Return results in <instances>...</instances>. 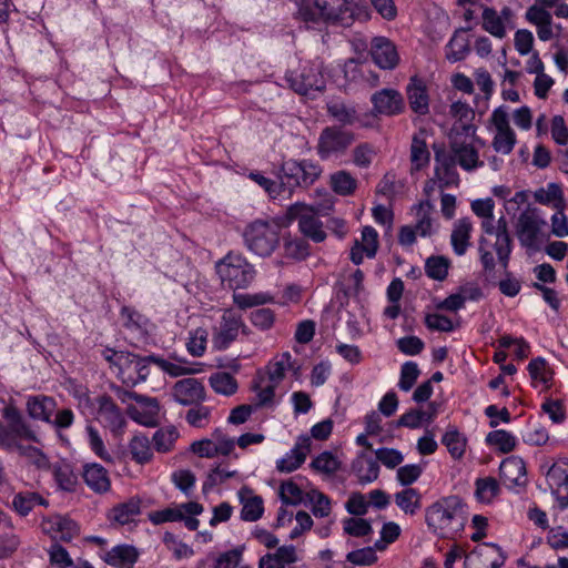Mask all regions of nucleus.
<instances>
[{"mask_svg":"<svg viewBox=\"0 0 568 568\" xmlns=\"http://www.w3.org/2000/svg\"><path fill=\"white\" fill-rule=\"evenodd\" d=\"M425 521L436 536L448 538L464 528V504L458 496L438 499L425 509Z\"/></svg>","mask_w":568,"mask_h":568,"instance_id":"nucleus-1","label":"nucleus"},{"mask_svg":"<svg viewBox=\"0 0 568 568\" xmlns=\"http://www.w3.org/2000/svg\"><path fill=\"white\" fill-rule=\"evenodd\" d=\"M285 79L290 88L305 95L325 88L324 62L320 58L300 60L296 68L287 70Z\"/></svg>","mask_w":568,"mask_h":568,"instance_id":"nucleus-2","label":"nucleus"},{"mask_svg":"<svg viewBox=\"0 0 568 568\" xmlns=\"http://www.w3.org/2000/svg\"><path fill=\"white\" fill-rule=\"evenodd\" d=\"M250 251L260 256H270L280 242V225L274 221L255 220L243 233Z\"/></svg>","mask_w":568,"mask_h":568,"instance_id":"nucleus-3","label":"nucleus"},{"mask_svg":"<svg viewBox=\"0 0 568 568\" xmlns=\"http://www.w3.org/2000/svg\"><path fill=\"white\" fill-rule=\"evenodd\" d=\"M547 221L537 207L528 206L518 216L515 230L520 245L530 251H539L540 245L548 239L545 230Z\"/></svg>","mask_w":568,"mask_h":568,"instance_id":"nucleus-4","label":"nucleus"},{"mask_svg":"<svg viewBox=\"0 0 568 568\" xmlns=\"http://www.w3.org/2000/svg\"><path fill=\"white\" fill-rule=\"evenodd\" d=\"M216 272L222 284L233 291L247 287L255 275L253 265L237 253H229L221 260L216 264Z\"/></svg>","mask_w":568,"mask_h":568,"instance_id":"nucleus-5","label":"nucleus"},{"mask_svg":"<svg viewBox=\"0 0 568 568\" xmlns=\"http://www.w3.org/2000/svg\"><path fill=\"white\" fill-rule=\"evenodd\" d=\"M320 209L317 206L307 205L296 202L287 207V222H298V231L308 240L315 243L325 241L327 234L324 230L323 222L317 217Z\"/></svg>","mask_w":568,"mask_h":568,"instance_id":"nucleus-6","label":"nucleus"},{"mask_svg":"<svg viewBox=\"0 0 568 568\" xmlns=\"http://www.w3.org/2000/svg\"><path fill=\"white\" fill-rule=\"evenodd\" d=\"M322 173L321 164L310 159H290L281 166V180L291 187H310L321 178Z\"/></svg>","mask_w":568,"mask_h":568,"instance_id":"nucleus-7","label":"nucleus"},{"mask_svg":"<svg viewBox=\"0 0 568 568\" xmlns=\"http://www.w3.org/2000/svg\"><path fill=\"white\" fill-rule=\"evenodd\" d=\"M355 134L338 125L326 126L318 136L316 151L322 160L344 154L354 143Z\"/></svg>","mask_w":568,"mask_h":568,"instance_id":"nucleus-8","label":"nucleus"},{"mask_svg":"<svg viewBox=\"0 0 568 568\" xmlns=\"http://www.w3.org/2000/svg\"><path fill=\"white\" fill-rule=\"evenodd\" d=\"M240 332L247 333L242 315L233 308L223 311L220 321L212 329V345L217 351H224L237 338Z\"/></svg>","mask_w":568,"mask_h":568,"instance_id":"nucleus-9","label":"nucleus"},{"mask_svg":"<svg viewBox=\"0 0 568 568\" xmlns=\"http://www.w3.org/2000/svg\"><path fill=\"white\" fill-rule=\"evenodd\" d=\"M474 142L483 144L476 135L452 134L447 151L454 161L467 172L484 166V161L479 159V152Z\"/></svg>","mask_w":568,"mask_h":568,"instance_id":"nucleus-10","label":"nucleus"},{"mask_svg":"<svg viewBox=\"0 0 568 568\" xmlns=\"http://www.w3.org/2000/svg\"><path fill=\"white\" fill-rule=\"evenodd\" d=\"M2 418L7 424L0 420V445L17 438H27L38 442V434L31 425L24 419L21 412L14 405H7L1 412Z\"/></svg>","mask_w":568,"mask_h":568,"instance_id":"nucleus-11","label":"nucleus"},{"mask_svg":"<svg viewBox=\"0 0 568 568\" xmlns=\"http://www.w3.org/2000/svg\"><path fill=\"white\" fill-rule=\"evenodd\" d=\"M42 444L38 435V442L17 438L11 439L2 445L0 449L9 454H17L19 457L24 458L30 465L40 470H48L50 468V460L43 450L39 447Z\"/></svg>","mask_w":568,"mask_h":568,"instance_id":"nucleus-12","label":"nucleus"},{"mask_svg":"<svg viewBox=\"0 0 568 568\" xmlns=\"http://www.w3.org/2000/svg\"><path fill=\"white\" fill-rule=\"evenodd\" d=\"M155 355L141 357L129 353L120 357V371L116 372L118 377L126 386H135L144 382L150 375V364H154Z\"/></svg>","mask_w":568,"mask_h":568,"instance_id":"nucleus-13","label":"nucleus"},{"mask_svg":"<svg viewBox=\"0 0 568 568\" xmlns=\"http://www.w3.org/2000/svg\"><path fill=\"white\" fill-rule=\"evenodd\" d=\"M505 560L506 556L498 545L484 542L465 557L464 568H500Z\"/></svg>","mask_w":568,"mask_h":568,"instance_id":"nucleus-14","label":"nucleus"},{"mask_svg":"<svg viewBox=\"0 0 568 568\" xmlns=\"http://www.w3.org/2000/svg\"><path fill=\"white\" fill-rule=\"evenodd\" d=\"M483 29L497 39H504L507 34V28H514V11L509 7H504L498 13L494 8H484L481 14Z\"/></svg>","mask_w":568,"mask_h":568,"instance_id":"nucleus-15","label":"nucleus"},{"mask_svg":"<svg viewBox=\"0 0 568 568\" xmlns=\"http://www.w3.org/2000/svg\"><path fill=\"white\" fill-rule=\"evenodd\" d=\"M172 396L183 406L201 404L205 400L206 392L203 383L194 377L178 381L172 387Z\"/></svg>","mask_w":568,"mask_h":568,"instance_id":"nucleus-16","label":"nucleus"},{"mask_svg":"<svg viewBox=\"0 0 568 568\" xmlns=\"http://www.w3.org/2000/svg\"><path fill=\"white\" fill-rule=\"evenodd\" d=\"M129 416L140 425L155 427L160 422V404L156 398L141 395L135 405L128 407Z\"/></svg>","mask_w":568,"mask_h":568,"instance_id":"nucleus-17","label":"nucleus"},{"mask_svg":"<svg viewBox=\"0 0 568 568\" xmlns=\"http://www.w3.org/2000/svg\"><path fill=\"white\" fill-rule=\"evenodd\" d=\"M320 17L326 22H339L348 26L353 20L351 0H315Z\"/></svg>","mask_w":568,"mask_h":568,"instance_id":"nucleus-18","label":"nucleus"},{"mask_svg":"<svg viewBox=\"0 0 568 568\" xmlns=\"http://www.w3.org/2000/svg\"><path fill=\"white\" fill-rule=\"evenodd\" d=\"M456 162L445 150L435 151L434 175L439 189L457 186L459 174L456 170Z\"/></svg>","mask_w":568,"mask_h":568,"instance_id":"nucleus-19","label":"nucleus"},{"mask_svg":"<svg viewBox=\"0 0 568 568\" xmlns=\"http://www.w3.org/2000/svg\"><path fill=\"white\" fill-rule=\"evenodd\" d=\"M203 510L204 507L200 503L189 501L151 511L148 518L153 525H162L165 523L181 521L182 518H184L182 515L183 511L189 513V515H201Z\"/></svg>","mask_w":568,"mask_h":568,"instance_id":"nucleus-20","label":"nucleus"},{"mask_svg":"<svg viewBox=\"0 0 568 568\" xmlns=\"http://www.w3.org/2000/svg\"><path fill=\"white\" fill-rule=\"evenodd\" d=\"M311 437L301 435L294 447L276 462V469L281 473H292L301 467L311 452Z\"/></svg>","mask_w":568,"mask_h":568,"instance_id":"nucleus-21","label":"nucleus"},{"mask_svg":"<svg viewBox=\"0 0 568 568\" xmlns=\"http://www.w3.org/2000/svg\"><path fill=\"white\" fill-rule=\"evenodd\" d=\"M378 233L373 226H364L362 230L361 241H355L351 248V261L359 265L363 263L364 256L368 258L375 257L378 250Z\"/></svg>","mask_w":568,"mask_h":568,"instance_id":"nucleus-22","label":"nucleus"},{"mask_svg":"<svg viewBox=\"0 0 568 568\" xmlns=\"http://www.w3.org/2000/svg\"><path fill=\"white\" fill-rule=\"evenodd\" d=\"M371 54L373 61L384 70H392L399 62L395 44L385 37H376L372 40Z\"/></svg>","mask_w":568,"mask_h":568,"instance_id":"nucleus-23","label":"nucleus"},{"mask_svg":"<svg viewBox=\"0 0 568 568\" xmlns=\"http://www.w3.org/2000/svg\"><path fill=\"white\" fill-rule=\"evenodd\" d=\"M374 111L383 115H396L404 111L402 94L395 89H382L372 95Z\"/></svg>","mask_w":568,"mask_h":568,"instance_id":"nucleus-24","label":"nucleus"},{"mask_svg":"<svg viewBox=\"0 0 568 568\" xmlns=\"http://www.w3.org/2000/svg\"><path fill=\"white\" fill-rule=\"evenodd\" d=\"M98 418L112 433H121L125 426V418L120 407L109 396L99 398Z\"/></svg>","mask_w":568,"mask_h":568,"instance_id":"nucleus-25","label":"nucleus"},{"mask_svg":"<svg viewBox=\"0 0 568 568\" xmlns=\"http://www.w3.org/2000/svg\"><path fill=\"white\" fill-rule=\"evenodd\" d=\"M449 114L455 119L452 134L475 135L476 126L471 123L475 112L470 105L463 101L453 102L449 108Z\"/></svg>","mask_w":568,"mask_h":568,"instance_id":"nucleus-26","label":"nucleus"},{"mask_svg":"<svg viewBox=\"0 0 568 568\" xmlns=\"http://www.w3.org/2000/svg\"><path fill=\"white\" fill-rule=\"evenodd\" d=\"M525 19L536 27L539 40L546 42L554 38L552 17L547 8L535 3L526 10Z\"/></svg>","mask_w":568,"mask_h":568,"instance_id":"nucleus-27","label":"nucleus"},{"mask_svg":"<svg viewBox=\"0 0 568 568\" xmlns=\"http://www.w3.org/2000/svg\"><path fill=\"white\" fill-rule=\"evenodd\" d=\"M42 529L54 539L71 540L79 534L78 524L64 516L55 515L42 521Z\"/></svg>","mask_w":568,"mask_h":568,"instance_id":"nucleus-28","label":"nucleus"},{"mask_svg":"<svg viewBox=\"0 0 568 568\" xmlns=\"http://www.w3.org/2000/svg\"><path fill=\"white\" fill-rule=\"evenodd\" d=\"M406 95L410 110L418 115H426L429 112V95L425 82L413 77L406 87Z\"/></svg>","mask_w":568,"mask_h":568,"instance_id":"nucleus-29","label":"nucleus"},{"mask_svg":"<svg viewBox=\"0 0 568 568\" xmlns=\"http://www.w3.org/2000/svg\"><path fill=\"white\" fill-rule=\"evenodd\" d=\"M82 477L87 486L95 494L102 495L111 489L109 471L100 464H85Z\"/></svg>","mask_w":568,"mask_h":568,"instance_id":"nucleus-30","label":"nucleus"},{"mask_svg":"<svg viewBox=\"0 0 568 568\" xmlns=\"http://www.w3.org/2000/svg\"><path fill=\"white\" fill-rule=\"evenodd\" d=\"M57 408L54 398L45 395L30 396L27 399L26 409L30 418L51 423V417Z\"/></svg>","mask_w":568,"mask_h":568,"instance_id":"nucleus-31","label":"nucleus"},{"mask_svg":"<svg viewBox=\"0 0 568 568\" xmlns=\"http://www.w3.org/2000/svg\"><path fill=\"white\" fill-rule=\"evenodd\" d=\"M298 561L297 550L293 545L278 547L274 552L262 556L258 568H286Z\"/></svg>","mask_w":568,"mask_h":568,"instance_id":"nucleus-32","label":"nucleus"},{"mask_svg":"<svg viewBox=\"0 0 568 568\" xmlns=\"http://www.w3.org/2000/svg\"><path fill=\"white\" fill-rule=\"evenodd\" d=\"M413 211L415 212V229L418 232V235L422 237H429L436 232L434 213L435 207L428 201H422L418 204L413 206Z\"/></svg>","mask_w":568,"mask_h":568,"instance_id":"nucleus-33","label":"nucleus"},{"mask_svg":"<svg viewBox=\"0 0 568 568\" xmlns=\"http://www.w3.org/2000/svg\"><path fill=\"white\" fill-rule=\"evenodd\" d=\"M493 246L496 251L499 263L504 268H506L513 250V241L508 232V223L505 216L499 217L497 221L496 241Z\"/></svg>","mask_w":568,"mask_h":568,"instance_id":"nucleus-34","label":"nucleus"},{"mask_svg":"<svg viewBox=\"0 0 568 568\" xmlns=\"http://www.w3.org/2000/svg\"><path fill=\"white\" fill-rule=\"evenodd\" d=\"M138 558L139 552L136 548L130 545H118L103 556V560L115 568H133Z\"/></svg>","mask_w":568,"mask_h":568,"instance_id":"nucleus-35","label":"nucleus"},{"mask_svg":"<svg viewBox=\"0 0 568 568\" xmlns=\"http://www.w3.org/2000/svg\"><path fill=\"white\" fill-rule=\"evenodd\" d=\"M499 474L505 484L523 485L526 481V465L523 458L510 456L499 466Z\"/></svg>","mask_w":568,"mask_h":568,"instance_id":"nucleus-36","label":"nucleus"},{"mask_svg":"<svg viewBox=\"0 0 568 568\" xmlns=\"http://www.w3.org/2000/svg\"><path fill=\"white\" fill-rule=\"evenodd\" d=\"M239 497L242 504V520L256 521L262 517L264 511L262 497L253 495L252 490L247 487L240 489Z\"/></svg>","mask_w":568,"mask_h":568,"instance_id":"nucleus-37","label":"nucleus"},{"mask_svg":"<svg viewBox=\"0 0 568 568\" xmlns=\"http://www.w3.org/2000/svg\"><path fill=\"white\" fill-rule=\"evenodd\" d=\"M352 470L362 485L373 483L378 478L379 465L376 459L367 456L365 453L358 456L352 463Z\"/></svg>","mask_w":568,"mask_h":568,"instance_id":"nucleus-38","label":"nucleus"},{"mask_svg":"<svg viewBox=\"0 0 568 568\" xmlns=\"http://www.w3.org/2000/svg\"><path fill=\"white\" fill-rule=\"evenodd\" d=\"M300 366H296L292 359V355L288 352L281 354L275 357L274 361L270 362L266 366L267 381L278 385L285 377L287 371H293L296 375Z\"/></svg>","mask_w":568,"mask_h":568,"instance_id":"nucleus-39","label":"nucleus"},{"mask_svg":"<svg viewBox=\"0 0 568 568\" xmlns=\"http://www.w3.org/2000/svg\"><path fill=\"white\" fill-rule=\"evenodd\" d=\"M473 231V224L469 219H459L454 223L450 243L455 254L462 256L466 253L469 247L470 233Z\"/></svg>","mask_w":568,"mask_h":568,"instance_id":"nucleus-40","label":"nucleus"},{"mask_svg":"<svg viewBox=\"0 0 568 568\" xmlns=\"http://www.w3.org/2000/svg\"><path fill=\"white\" fill-rule=\"evenodd\" d=\"M327 114L342 126L353 125L358 121L355 106L341 100H332L326 105Z\"/></svg>","mask_w":568,"mask_h":568,"instance_id":"nucleus-41","label":"nucleus"},{"mask_svg":"<svg viewBox=\"0 0 568 568\" xmlns=\"http://www.w3.org/2000/svg\"><path fill=\"white\" fill-rule=\"evenodd\" d=\"M141 500L132 497L129 500L115 505L109 514V519L120 525H126L140 514Z\"/></svg>","mask_w":568,"mask_h":568,"instance_id":"nucleus-42","label":"nucleus"},{"mask_svg":"<svg viewBox=\"0 0 568 568\" xmlns=\"http://www.w3.org/2000/svg\"><path fill=\"white\" fill-rule=\"evenodd\" d=\"M48 500L36 491H20L13 496L12 507L20 516H27L37 506H48Z\"/></svg>","mask_w":568,"mask_h":568,"instance_id":"nucleus-43","label":"nucleus"},{"mask_svg":"<svg viewBox=\"0 0 568 568\" xmlns=\"http://www.w3.org/2000/svg\"><path fill=\"white\" fill-rule=\"evenodd\" d=\"M464 32L465 29L457 30L446 45V59L450 62L464 60L469 53V41Z\"/></svg>","mask_w":568,"mask_h":568,"instance_id":"nucleus-44","label":"nucleus"},{"mask_svg":"<svg viewBox=\"0 0 568 568\" xmlns=\"http://www.w3.org/2000/svg\"><path fill=\"white\" fill-rule=\"evenodd\" d=\"M129 450L132 459L140 465L150 463L153 457L150 440L144 435L133 436L129 443Z\"/></svg>","mask_w":568,"mask_h":568,"instance_id":"nucleus-45","label":"nucleus"},{"mask_svg":"<svg viewBox=\"0 0 568 568\" xmlns=\"http://www.w3.org/2000/svg\"><path fill=\"white\" fill-rule=\"evenodd\" d=\"M430 153L427 143L422 134H416L413 138L410 145V162L413 170H420L428 165Z\"/></svg>","mask_w":568,"mask_h":568,"instance_id":"nucleus-46","label":"nucleus"},{"mask_svg":"<svg viewBox=\"0 0 568 568\" xmlns=\"http://www.w3.org/2000/svg\"><path fill=\"white\" fill-rule=\"evenodd\" d=\"M475 487L476 499L481 504H490L500 493L499 484L494 477L476 479Z\"/></svg>","mask_w":568,"mask_h":568,"instance_id":"nucleus-47","label":"nucleus"},{"mask_svg":"<svg viewBox=\"0 0 568 568\" xmlns=\"http://www.w3.org/2000/svg\"><path fill=\"white\" fill-rule=\"evenodd\" d=\"M332 190L342 196L352 195L356 187L357 181L347 171H337L331 175L329 179Z\"/></svg>","mask_w":568,"mask_h":568,"instance_id":"nucleus-48","label":"nucleus"},{"mask_svg":"<svg viewBox=\"0 0 568 568\" xmlns=\"http://www.w3.org/2000/svg\"><path fill=\"white\" fill-rule=\"evenodd\" d=\"M212 389L221 395L231 396L237 390L236 379L226 372H216L209 378Z\"/></svg>","mask_w":568,"mask_h":568,"instance_id":"nucleus-49","label":"nucleus"},{"mask_svg":"<svg viewBox=\"0 0 568 568\" xmlns=\"http://www.w3.org/2000/svg\"><path fill=\"white\" fill-rule=\"evenodd\" d=\"M179 436L180 433L175 426L162 427L158 429L152 437L154 448L159 453L170 452L173 449Z\"/></svg>","mask_w":568,"mask_h":568,"instance_id":"nucleus-50","label":"nucleus"},{"mask_svg":"<svg viewBox=\"0 0 568 568\" xmlns=\"http://www.w3.org/2000/svg\"><path fill=\"white\" fill-rule=\"evenodd\" d=\"M536 202L549 205L552 203L555 209L564 207V194L561 187L556 183H549L547 189H539L535 192Z\"/></svg>","mask_w":568,"mask_h":568,"instance_id":"nucleus-51","label":"nucleus"},{"mask_svg":"<svg viewBox=\"0 0 568 568\" xmlns=\"http://www.w3.org/2000/svg\"><path fill=\"white\" fill-rule=\"evenodd\" d=\"M395 503L405 514L414 515L420 508V495L414 488H406L395 495Z\"/></svg>","mask_w":568,"mask_h":568,"instance_id":"nucleus-52","label":"nucleus"},{"mask_svg":"<svg viewBox=\"0 0 568 568\" xmlns=\"http://www.w3.org/2000/svg\"><path fill=\"white\" fill-rule=\"evenodd\" d=\"M486 442L503 454L510 453L516 446V438L509 432L504 429L493 430L487 434Z\"/></svg>","mask_w":568,"mask_h":568,"instance_id":"nucleus-53","label":"nucleus"},{"mask_svg":"<svg viewBox=\"0 0 568 568\" xmlns=\"http://www.w3.org/2000/svg\"><path fill=\"white\" fill-rule=\"evenodd\" d=\"M442 443L446 446L454 459L463 457L466 447V439L457 429L454 428L447 430L442 438Z\"/></svg>","mask_w":568,"mask_h":568,"instance_id":"nucleus-54","label":"nucleus"},{"mask_svg":"<svg viewBox=\"0 0 568 568\" xmlns=\"http://www.w3.org/2000/svg\"><path fill=\"white\" fill-rule=\"evenodd\" d=\"M568 462L554 464L547 474L548 479L551 483L552 494L561 493V489L568 488Z\"/></svg>","mask_w":568,"mask_h":568,"instance_id":"nucleus-55","label":"nucleus"},{"mask_svg":"<svg viewBox=\"0 0 568 568\" xmlns=\"http://www.w3.org/2000/svg\"><path fill=\"white\" fill-rule=\"evenodd\" d=\"M283 251L285 257L302 261L310 255V245L303 239H285Z\"/></svg>","mask_w":568,"mask_h":568,"instance_id":"nucleus-56","label":"nucleus"},{"mask_svg":"<svg viewBox=\"0 0 568 568\" xmlns=\"http://www.w3.org/2000/svg\"><path fill=\"white\" fill-rule=\"evenodd\" d=\"M232 297L233 303L241 310L264 305L273 301V297L267 293H234Z\"/></svg>","mask_w":568,"mask_h":568,"instance_id":"nucleus-57","label":"nucleus"},{"mask_svg":"<svg viewBox=\"0 0 568 568\" xmlns=\"http://www.w3.org/2000/svg\"><path fill=\"white\" fill-rule=\"evenodd\" d=\"M207 336V331L203 327L191 331L186 343L187 352L195 357L202 356L206 351Z\"/></svg>","mask_w":568,"mask_h":568,"instance_id":"nucleus-58","label":"nucleus"},{"mask_svg":"<svg viewBox=\"0 0 568 568\" xmlns=\"http://www.w3.org/2000/svg\"><path fill=\"white\" fill-rule=\"evenodd\" d=\"M528 372L534 382H539L546 387L552 378V372L549 369L547 362L542 357L534 358L528 364Z\"/></svg>","mask_w":568,"mask_h":568,"instance_id":"nucleus-59","label":"nucleus"},{"mask_svg":"<svg viewBox=\"0 0 568 568\" xmlns=\"http://www.w3.org/2000/svg\"><path fill=\"white\" fill-rule=\"evenodd\" d=\"M449 261L444 256H430L426 260L425 272L428 277L443 281L448 274Z\"/></svg>","mask_w":568,"mask_h":568,"instance_id":"nucleus-60","label":"nucleus"},{"mask_svg":"<svg viewBox=\"0 0 568 568\" xmlns=\"http://www.w3.org/2000/svg\"><path fill=\"white\" fill-rule=\"evenodd\" d=\"M212 408L201 404L194 405L185 414V420L189 425L196 428H204L211 420Z\"/></svg>","mask_w":568,"mask_h":568,"instance_id":"nucleus-61","label":"nucleus"},{"mask_svg":"<svg viewBox=\"0 0 568 568\" xmlns=\"http://www.w3.org/2000/svg\"><path fill=\"white\" fill-rule=\"evenodd\" d=\"M516 133L513 129L498 130L493 139V148L501 154H509L516 144Z\"/></svg>","mask_w":568,"mask_h":568,"instance_id":"nucleus-62","label":"nucleus"},{"mask_svg":"<svg viewBox=\"0 0 568 568\" xmlns=\"http://www.w3.org/2000/svg\"><path fill=\"white\" fill-rule=\"evenodd\" d=\"M163 544L170 550L176 560L191 558L194 555L193 549L185 542L179 540L172 532L163 535Z\"/></svg>","mask_w":568,"mask_h":568,"instance_id":"nucleus-63","label":"nucleus"},{"mask_svg":"<svg viewBox=\"0 0 568 568\" xmlns=\"http://www.w3.org/2000/svg\"><path fill=\"white\" fill-rule=\"evenodd\" d=\"M87 435H88V444L91 450L102 460L106 463H113V458L111 454L105 448L104 442L100 436V433L97 428L89 425L87 426Z\"/></svg>","mask_w":568,"mask_h":568,"instance_id":"nucleus-64","label":"nucleus"}]
</instances>
